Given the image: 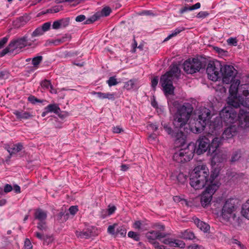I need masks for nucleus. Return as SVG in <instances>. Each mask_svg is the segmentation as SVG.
<instances>
[{"label":"nucleus","mask_w":249,"mask_h":249,"mask_svg":"<svg viewBox=\"0 0 249 249\" xmlns=\"http://www.w3.org/2000/svg\"><path fill=\"white\" fill-rule=\"evenodd\" d=\"M51 85V82L46 79L41 82V86L44 89H49Z\"/></svg>","instance_id":"obj_47"},{"label":"nucleus","mask_w":249,"mask_h":249,"mask_svg":"<svg viewBox=\"0 0 249 249\" xmlns=\"http://www.w3.org/2000/svg\"><path fill=\"white\" fill-rule=\"evenodd\" d=\"M151 243L154 245L155 248L157 249H165V246L163 245L160 246L159 243L154 241H151Z\"/></svg>","instance_id":"obj_55"},{"label":"nucleus","mask_w":249,"mask_h":249,"mask_svg":"<svg viewBox=\"0 0 249 249\" xmlns=\"http://www.w3.org/2000/svg\"><path fill=\"white\" fill-rule=\"evenodd\" d=\"M241 213L245 217L249 219V199L243 205Z\"/></svg>","instance_id":"obj_27"},{"label":"nucleus","mask_w":249,"mask_h":249,"mask_svg":"<svg viewBox=\"0 0 249 249\" xmlns=\"http://www.w3.org/2000/svg\"><path fill=\"white\" fill-rule=\"evenodd\" d=\"M42 60L43 57L42 56H36L32 58V65L34 67H37Z\"/></svg>","instance_id":"obj_37"},{"label":"nucleus","mask_w":249,"mask_h":249,"mask_svg":"<svg viewBox=\"0 0 249 249\" xmlns=\"http://www.w3.org/2000/svg\"><path fill=\"white\" fill-rule=\"evenodd\" d=\"M209 170L206 165L196 167L190 175V185L196 190L204 188L209 182Z\"/></svg>","instance_id":"obj_4"},{"label":"nucleus","mask_w":249,"mask_h":249,"mask_svg":"<svg viewBox=\"0 0 249 249\" xmlns=\"http://www.w3.org/2000/svg\"><path fill=\"white\" fill-rule=\"evenodd\" d=\"M14 53L11 48H10V45L3 49L1 52H0V56L2 57L4 56L7 53Z\"/></svg>","instance_id":"obj_44"},{"label":"nucleus","mask_w":249,"mask_h":249,"mask_svg":"<svg viewBox=\"0 0 249 249\" xmlns=\"http://www.w3.org/2000/svg\"><path fill=\"white\" fill-rule=\"evenodd\" d=\"M236 200L233 198L227 199L225 202L221 212L222 217L229 221L231 218L234 220L236 217V211L237 206L235 203Z\"/></svg>","instance_id":"obj_9"},{"label":"nucleus","mask_w":249,"mask_h":249,"mask_svg":"<svg viewBox=\"0 0 249 249\" xmlns=\"http://www.w3.org/2000/svg\"><path fill=\"white\" fill-rule=\"evenodd\" d=\"M117 224L109 225L107 228L108 233L112 235L116 236V228H117Z\"/></svg>","instance_id":"obj_36"},{"label":"nucleus","mask_w":249,"mask_h":249,"mask_svg":"<svg viewBox=\"0 0 249 249\" xmlns=\"http://www.w3.org/2000/svg\"><path fill=\"white\" fill-rule=\"evenodd\" d=\"M52 27L53 29H58L61 28L60 20L54 21L52 25Z\"/></svg>","instance_id":"obj_53"},{"label":"nucleus","mask_w":249,"mask_h":249,"mask_svg":"<svg viewBox=\"0 0 249 249\" xmlns=\"http://www.w3.org/2000/svg\"><path fill=\"white\" fill-rule=\"evenodd\" d=\"M193 110L192 105L188 103H185L178 107L173 122L175 129L182 131L185 129V126L187 124Z\"/></svg>","instance_id":"obj_5"},{"label":"nucleus","mask_w":249,"mask_h":249,"mask_svg":"<svg viewBox=\"0 0 249 249\" xmlns=\"http://www.w3.org/2000/svg\"><path fill=\"white\" fill-rule=\"evenodd\" d=\"M23 148V146L21 143H18L13 145V147L12 148L13 151V154L19 152Z\"/></svg>","instance_id":"obj_40"},{"label":"nucleus","mask_w":249,"mask_h":249,"mask_svg":"<svg viewBox=\"0 0 249 249\" xmlns=\"http://www.w3.org/2000/svg\"><path fill=\"white\" fill-rule=\"evenodd\" d=\"M188 249H204V247L202 246L198 245L197 244H193L188 247Z\"/></svg>","instance_id":"obj_59"},{"label":"nucleus","mask_w":249,"mask_h":249,"mask_svg":"<svg viewBox=\"0 0 249 249\" xmlns=\"http://www.w3.org/2000/svg\"><path fill=\"white\" fill-rule=\"evenodd\" d=\"M76 236L81 239H88L92 235V232L89 229L83 230L82 231L77 230L75 231Z\"/></svg>","instance_id":"obj_23"},{"label":"nucleus","mask_w":249,"mask_h":249,"mask_svg":"<svg viewBox=\"0 0 249 249\" xmlns=\"http://www.w3.org/2000/svg\"><path fill=\"white\" fill-rule=\"evenodd\" d=\"M128 236L130 238H133L135 241H138L140 240V235L134 231H129L128 233Z\"/></svg>","instance_id":"obj_43"},{"label":"nucleus","mask_w":249,"mask_h":249,"mask_svg":"<svg viewBox=\"0 0 249 249\" xmlns=\"http://www.w3.org/2000/svg\"><path fill=\"white\" fill-rule=\"evenodd\" d=\"M195 223L197 225V227L204 232H207L210 230V226L208 224L200 221L198 218L195 219Z\"/></svg>","instance_id":"obj_24"},{"label":"nucleus","mask_w":249,"mask_h":249,"mask_svg":"<svg viewBox=\"0 0 249 249\" xmlns=\"http://www.w3.org/2000/svg\"><path fill=\"white\" fill-rule=\"evenodd\" d=\"M200 6L201 4L199 2H197L196 3L192 6H189L187 5L180 10V13L181 14H183L188 11H193L196 9H199L200 7Z\"/></svg>","instance_id":"obj_25"},{"label":"nucleus","mask_w":249,"mask_h":249,"mask_svg":"<svg viewBox=\"0 0 249 249\" xmlns=\"http://www.w3.org/2000/svg\"><path fill=\"white\" fill-rule=\"evenodd\" d=\"M108 207H109V208L108 209V215H111L115 212L116 208L115 206H109Z\"/></svg>","instance_id":"obj_62"},{"label":"nucleus","mask_w":249,"mask_h":249,"mask_svg":"<svg viewBox=\"0 0 249 249\" xmlns=\"http://www.w3.org/2000/svg\"><path fill=\"white\" fill-rule=\"evenodd\" d=\"M99 18V16L97 15V14H95L90 18L87 19L85 22H84L86 24H89L93 23V22L96 21Z\"/></svg>","instance_id":"obj_42"},{"label":"nucleus","mask_w":249,"mask_h":249,"mask_svg":"<svg viewBox=\"0 0 249 249\" xmlns=\"http://www.w3.org/2000/svg\"><path fill=\"white\" fill-rule=\"evenodd\" d=\"M210 13L207 11H200L196 15V18H204L208 17Z\"/></svg>","instance_id":"obj_48"},{"label":"nucleus","mask_w":249,"mask_h":249,"mask_svg":"<svg viewBox=\"0 0 249 249\" xmlns=\"http://www.w3.org/2000/svg\"><path fill=\"white\" fill-rule=\"evenodd\" d=\"M50 27L51 22H45L41 26H40L41 29L44 33L48 31L50 29Z\"/></svg>","instance_id":"obj_49"},{"label":"nucleus","mask_w":249,"mask_h":249,"mask_svg":"<svg viewBox=\"0 0 249 249\" xmlns=\"http://www.w3.org/2000/svg\"><path fill=\"white\" fill-rule=\"evenodd\" d=\"M181 238L184 239L193 240L195 238L194 233L189 230H186L181 233Z\"/></svg>","instance_id":"obj_28"},{"label":"nucleus","mask_w":249,"mask_h":249,"mask_svg":"<svg viewBox=\"0 0 249 249\" xmlns=\"http://www.w3.org/2000/svg\"><path fill=\"white\" fill-rule=\"evenodd\" d=\"M159 78L157 76L154 77L151 80V87L154 90H155L156 87L158 83Z\"/></svg>","instance_id":"obj_51"},{"label":"nucleus","mask_w":249,"mask_h":249,"mask_svg":"<svg viewBox=\"0 0 249 249\" xmlns=\"http://www.w3.org/2000/svg\"><path fill=\"white\" fill-rule=\"evenodd\" d=\"M180 76V70L177 64H172L169 71L161 75L160 84L165 93L171 95L174 93L173 83L178 80Z\"/></svg>","instance_id":"obj_3"},{"label":"nucleus","mask_w":249,"mask_h":249,"mask_svg":"<svg viewBox=\"0 0 249 249\" xmlns=\"http://www.w3.org/2000/svg\"><path fill=\"white\" fill-rule=\"evenodd\" d=\"M13 114L16 115L17 118L19 120H27L33 117L30 112L19 110H15Z\"/></svg>","instance_id":"obj_21"},{"label":"nucleus","mask_w":249,"mask_h":249,"mask_svg":"<svg viewBox=\"0 0 249 249\" xmlns=\"http://www.w3.org/2000/svg\"><path fill=\"white\" fill-rule=\"evenodd\" d=\"M156 139L157 135L155 133H152L148 137V140L151 142L156 141Z\"/></svg>","instance_id":"obj_63"},{"label":"nucleus","mask_w":249,"mask_h":249,"mask_svg":"<svg viewBox=\"0 0 249 249\" xmlns=\"http://www.w3.org/2000/svg\"><path fill=\"white\" fill-rule=\"evenodd\" d=\"M28 101L33 104H35L36 103H42L43 101L37 99L33 95H30L28 98Z\"/></svg>","instance_id":"obj_45"},{"label":"nucleus","mask_w":249,"mask_h":249,"mask_svg":"<svg viewBox=\"0 0 249 249\" xmlns=\"http://www.w3.org/2000/svg\"><path fill=\"white\" fill-rule=\"evenodd\" d=\"M60 10V8L58 6L54 7L51 9L47 10V13H57Z\"/></svg>","instance_id":"obj_58"},{"label":"nucleus","mask_w":249,"mask_h":249,"mask_svg":"<svg viewBox=\"0 0 249 249\" xmlns=\"http://www.w3.org/2000/svg\"><path fill=\"white\" fill-rule=\"evenodd\" d=\"M27 17L25 16L20 17L17 19V21L20 22L21 24H24L27 22Z\"/></svg>","instance_id":"obj_54"},{"label":"nucleus","mask_w":249,"mask_h":249,"mask_svg":"<svg viewBox=\"0 0 249 249\" xmlns=\"http://www.w3.org/2000/svg\"><path fill=\"white\" fill-rule=\"evenodd\" d=\"M126 233V230L124 226H119L116 228V236L120 235L121 236H125Z\"/></svg>","instance_id":"obj_30"},{"label":"nucleus","mask_w":249,"mask_h":249,"mask_svg":"<svg viewBox=\"0 0 249 249\" xmlns=\"http://www.w3.org/2000/svg\"><path fill=\"white\" fill-rule=\"evenodd\" d=\"M237 73V71L232 66L225 65L224 67L222 66L221 77H222L223 83L228 84L231 82Z\"/></svg>","instance_id":"obj_13"},{"label":"nucleus","mask_w":249,"mask_h":249,"mask_svg":"<svg viewBox=\"0 0 249 249\" xmlns=\"http://www.w3.org/2000/svg\"><path fill=\"white\" fill-rule=\"evenodd\" d=\"M229 89V96L227 99V104L229 105L233 106L235 108L240 107V96L242 95V92H240L241 86L239 87L240 81L236 79L231 82Z\"/></svg>","instance_id":"obj_7"},{"label":"nucleus","mask_w":249,"mask_h":249,"mask_svg":"<svg viewBox=\"0 0 249 249\" xmlns=\"http://www.w3.org/2000/svg\"><path fill=\"white\" fill-rule=\"evenodd\" d=\"M222 65L220 61L210 62L206 69V72L209 79L216 81L221 78Z\"/></svg>","instance_id":"obj_12"},{"label":"nucleus","mask_w":249,"mask_h":249,"mask_svg":"<svg viewBox=\"0 0 249 249\" xmlns=\"http://www.w3.org/2000/svg\"><path fill=\"white\" fill-rule=\"evenodd\" d=\"M228 44L236 46L237 45V40L236 38L230 37L227 40Z\"/></svg>","instance_id":"obj_50"},{"label":"nucleus","mask_w":249,"mask_h":249,"mask_svg":"<svg viewBox=\"0 0 249 249\" xmlns=\"http://www.w3.org/2000/svg\"><path fill=\"white\" fill-rule=\"evenodd\" d=\"M241 150H237L233 152L231 158V161L235 162L237 161L241 157Z\"/></svg>","instance_id":"obj_38"},{"label":"nucleus","mask_w":249,"mask_h":249,"mask_svg":"<svg viewBox=\"0 0 249 249\" xmlns=\"http://www.w3.org/2000/svg\"><path fill=\"white\" fill-rule=\"evenodd\" d=\"M218 175V172L215 170L212 172L209 182L207 183L206 185L208 186L206 187V190L204 191L205 192H208L210 195L213 196L215 192L218 189L219 187V183L218 182H213L214 178H215Z\"/></svg>","instance_id":"obj_14"},{"label":"nucleus","mask_w":249,"mask_h":249,"mask_svg":"<svg viewBox=\"0 0 249 249\" xmlns=\"http://www.w3.org/2000/svg\"><path fill=\"white\" fill-rule=\"evenodd\" d=\"M35 234L36 236L38 239H39L40 240H44L45 239L44 234L43 233H42V232H36L35 233Z\"/></svg>","instance_id":"obj_60"},{"label":"nucleus","mask_w":249,"mask_h":249,"mask_svg":"<svg viewBox=\"0 0 249 249\" xmlns=\"http://www.w3.org/2000/svg\"><path fill=\"white\" fill-rule=\"evenodd\" d=\"M187 178L188 176L183 173H179L177 176L178 181L181 184H183L186 181Z\"/></svg>","instance_id":"obj_35"},{"label":"nucleus","mask_w":249,"mask_h":249,"mask_svg":"<svg viewBox=\"0 0 249 249\" xmlns=\"http://www.w3.org/2000/svg\"><path fill=\"white\" fill-rule=\"evenodd\" d=\"M37 228L42 232L47 231L48 227L46 221H39L37 224Z\"/></svg>","instance_id":"obj_34"},{"label":"nucleus","mask_w":249,"mask_h":249,"mask_svg":"<svg viewBox=\"0 0 249 249\" xmlns=\"http://www.w3.org/2000/svg\"><path fill=\"white\" fill-rule=\"evenodd\" d=\"M78 210V207L77 206H71L69 209L70 213L72 215H74Z\"/></svg>","instance_id":"obj_52"},{"label":"nucleus","mask_w":249,"mask_h":249,"mask_svg":"<svg viewBox=\"0 0 249 249\" xmlns=\"http://www.w3.org/2000/svg\"><path fill=\"white\" fill-rule=\"evenodd\" d=\"M86 19L85 16L83 15H80L78 16H77L75 18V20L77 22H82L84 21Z\"/></svg>","instance_id":"obj_61"},{"label":"nucleus","mask_w":249,"mask_h":249,"mask_svg":"<svg viewBox=\"0 0 249 249\" xmlns=\"http://www.w3.org/2000/svg\"><path fill=\"white\" fill-rule=\"evenodd\" d=\"M171 247H179L181 249H183L185 247V243L178 239H175L173 241L172 240V243H171Z\"/></svg>","instance_id":"obj_29"},{"label":"nucleus","mask_w":249,"mask_h":249,"mask_svg":"<svg viewBox=\"0 0 249 249\" xmlns=\"http://www.w3.org/2000/svg\"><path fill=\"white\" fill-rule=\"evenodd\" d=\"M239 91L242 92V95L240 96V106L249 107V84L241 85Z\"/></svg>","instance_id":"obj_15"},{"label":"nucleus","mask_w":249,"mask_h":249,"mask_svg":"<svg viewBox=\"0 0 249 249\" xmlns=\"http://www.w3.org/2000/svg\"><path fill=\"white\" fill-rule=\"evenodd\" d=\"M91 93L93 95H96L97 97L100 99H108L113 101L116 99L115 93H103L102 92L93 91Z\"/></svg>","instance_id":"obj_20"},{"label":"nucleus","mask_w":249,"mask_h":249,"mask_svg":"<svg viewBox=\"0 0 249 249\" xmlns=\"http://www.w3.org/2000/svg\"><path fill=\"white\" fill-rule=\"evenodd\" d=\"M44 33L43 32L40 27H38L36 28L33 32L31 34V39H34L33 38L35 37H37L43 35Z\"/></svg>","instance_id":"obj_31"},{"label":"nucleus","mask_w":249,"mask_h":249,"mask_svg":"<svg viewBox=\"0 0 249 249\" xmlns=\"http://www.w3.org/2000/svg\"><path fill=\"white\" fill-rule=\"evenodd\" d=\"M8 40V37L7 36L3 37L0 40V49H1L5 44H6Z\"/></svg>","instance_id":"obj_56"},{"label":"nucleus","mask_w":249,"mask_h":249,"mask_svg":"<svg viewBox=\"0 0 249 249\" xmlns=\"http://www.w3.org/2000/svg\"><path fill=\"white\" fill-rule=\"evenodd\" d=\"M28 36L25 35L21 37L11 40L9 43L10 48H11L14 53H19L21 50L26 46H31L36 39H28Z\"/></svg>","instance_id":"obj_10"},{"label":"nucleus","mask_w":249,"mask_h":249,"mask_svg":"<svg viewBox=\"0 0 249 249\" xmlns=\"http://www.w3.org/2000/svg\"><path fill=\"white\" fill-rule=\"evenodd\" d=\"M194 155V143H189L186 148L175 152L173 156L174 160L178 163H184L193 159Z\"/></svg>","instance_id":"obj_8"},{"label":"nucleus","mask_w":249,"mask_h":249,"mask_svg":"<svg viewBox=\"0 0 249 249\" xmlns=\"http://www.w3.org/2000/svg\"><path fill=\"white\" fill-rule=\"evenodd\" d=\"M205 65L197 58H189L183 63V70L188 74H193L204 69Z\"/></svg>","instance_id":"obj_11"},{"label":"nucleus","mask_w":249,"mask_h":249,"mask_svg":"<svg viewBox=\"0 0 249 249\" xmlns=\"http://www.w3.org/2000/svg\"><path fill=\"white\" fill-rule=\"evenodd\" d=\"M162 125L166 132L172 137L175 138L176 140H179L183 136V132L182 130L175 129V127L174 129H173L169 124H162Z\"/></svg>","instance_id":"obj_16"},{"label":"nucleus","mask_w":249,"mask_h":249,"mask_svg":"<svg viewBox=\"0 0 249 249\" xmlns=\"http://www.w3.org/2000/svg\"><path fill=\"white\" fill-rule=\"evenodd\" d=\"M46 108H47V111L49 112H53L56 114H58L60 112V108L56 104H50L47 106Z\"/></svg>","instance_id":"obj_26"},{"label":"nucleus","mask_w":249,"mask_h":249,"mask_svg":"<svg viewBox=\"0 0 249 249\" xmlns=\"http://www.w3.org/2000/svg\"><path fill=\"white\" fill-rule=\"evenodd\" d=\"M135 84L136 81L135 80L131 79L124 83V88L127 90H130L135 88Z\"/></svg>","instance_id":"obj_33"},{"label":"nucleus","mask_w":249,"mask_h":249,"mask_svg":"<svg viewBox=\"0 0 249 249\" xmlns=\"http://www.w3.org/2000/svg\"><path fill=\"white\" fill-rule=\"evenodd\" d=\"M61 28H65L67 27L70 22V18H66L59 19Z\"/></svg>","instance_id":"obj_41"},{"label":"nucleus","mask_w":249,"mask_h":249,"mask_svg":"<svg viewBox=\"0 0 249 249\" xmlns=\"http://www.w3.org/2000/svg\"><path fill=\"white\" fill-rule=\"evenodd\" d=\"M235 108H236L231 105L225 107L219 114L221 121L220 119H216L210 122L208 126V134L211 135L210 137L219 134L222 126V122L228 125L238 120L239 125L241 128L249 127V111L241 109L237 114Z\"/></svg>","instance_id":"obj_1"},{"label":"nucleus","mask_w":249,"mask_h":249,"mask_svg":"<svg viewBox=\"0 0 249 249\" xmlns=\"http://www.w3.org/2000/svg\"><path fill=\"white\" fill-rule=\"evenodd\" d=\"M212 199V196L208 192H203L201 196L200 202L203 207L207 206L210 203Z\"/></svg>","instance_id":"obj_22"},{"label":"nucleus","mask_w":249,"mask_h":249,"mask_svg":"<svg viewBox=\"0 0 249 249\" xmlns=\"http://www.w3.org/2000/svg\"><path fill=\"white\" fill-rule=\"evenodd\" d=\"M195 125L191 128V131L195 133H201L208 124L211 118V110L205 107H200L195 111Z\"/></svg>","instance_id":"obj_6"},{"label":"nucleus","mask_w":249,"mask_h":249,"mask_svg":"<svg viewBox=\"0 0 249 249\" xmlns=\"http://www.w3.org/2000/svg\"><path fill=\"white\" fill-rule=\"evenodd\" d=\"M166 236L165 233L157 231H152L148 232L147 233L146 237L148 239L154 241L156 239L160 240L161 238H163Z\"/></svg>","instance_id":"obj_19"},{"label":"nucleus","mask_w":249,"mask_h":249,"mask_svg":"<svg viewBox=\"0 0 249 249\" xmlns=\"http://www.w3.org/2000/svg\"><path fill=\"white\" fill-rule=\"evenodd\" d=\"M8 76V73L5 71H2L0 72V78H7Z\"/></svg>","instance_id":"obj_64"},{"label":"nucleus","mask_w":249,"mask_h":249,"mask_svg":"<svg viewBox=\"0 0 249 249\" xmlns=\"http://www.w3.org/2000/svg\"><path fill=\"white\" fill-rule=\"evenodd\" d=\"M107 83L109 87H111L117 85L119 83V82L117 81L115 76H111L107 81Z\"/></svg>","instance_id":"obj_39"},{"label":"nucleus","mask_w":249,"mask_h":249,"mask_svg":"<svg viewBox=\"0 0 249 249\" xmlns=\"http://www.w3.org/2000/svg\"><path fill=\"white\" fill-rule=\"evenodd\" d=\"M35 220H37L38 221H46L47 217V213L40 208H37L35 210L34 213Z\"/></svg>","instance_id":"obj_18"},{"label":"nucleus","mask_w":249,"mask_h":249,"mask_svg":"<svg viewBox=\"0 0 249 249\" xmlns=\"http://www.w3.org/2000/svg\"><path fill=\"white\" fill-rule=\"evenodd\" d=\"M111 12V9L109 7H104L101 12V15L102 16L107 17Z\"/></svg>","instance_id":"obj_46"},{"label":"nucleus","mask_w":249,"mask_h":249,"mask_svg":"<svg viewBox=\"0 0 249 249\" xmlns=\"http://www.w3.org/2000/svg\"><path fill=\"white\" fill-rule=\"evenodd\" d=\"M4 192L6 193L11 192L12 189V186L8 184H6L4 187Z\"/></svg>","instance_id":"obj_57"},{"label":"nucleus","mask_w":249,"mask_h":249,"mask_svg":"<svg viewBox=\"0 0 249 249\" xmlns=\"http://www.w3.org/2000/svg\"><path fill=\"white\" fill-rule=\"evenodd\" d=\"M185 28L184 27H179L176 29L173 33L169 35L164 40V41H167L172 38L173 36H177L178 34L180 33L181 31H184Z\"/></svg>","instance_id":"obj_32"},{"label":"nucleus","mask_w":249,"mask_h":249,"mask_svg":"<svg viewBox=\"0 0 249 249\" xmlns=\"http://www.w3.org/2000/svg\"><path fill=\"white\" fill-rule=\"evenodd\" d=\"M212 142L206 136L199 137L196 141V145L194 144V153L201 155L206 151L210 155L214 160H216L218 147L220 144V139L218 137L211 138Z\"/></svg>","instance_id":"obj_2"},{"label":"nucleus","mask_w":249,"mask_h":249,"mask_svg":"<svg viewBox=\"0 0 249 249\" xmlns=\"http://www.w3.org/2000/svg\"><path fill=\"white\" fill-rule=\"evenodd\" d=\"M237 133L236 127L235 125H231L227 127L224 131L222 137L219 138L220 139V143L223 140H228L233 137Z\"/></svg>","instance_id":"obj_17"}]
</instances>
